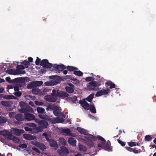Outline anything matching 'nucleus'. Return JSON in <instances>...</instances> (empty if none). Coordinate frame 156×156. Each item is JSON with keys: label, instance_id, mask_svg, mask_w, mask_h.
Masks as SVG:
<instances>
[{"label": "nucleus", "instance_id": "nucleus-37", "mask_svg": "<svg viewBox=\"0 0 156 156\" xmlns=\"http://www.w3.org/2000/svg\"><path fill=\"white\" fill-rule=\"evenodd\" d=\"M6 121L7 119L5 118L0 116V125L6 122Z\"/></svg>", "mask_w": 156, "mask_h": 156}, {"label": "nucleus", "instance_id": "nucleus-41", "mask_svg": "<svg viewBox=\"0 0 156 156\" xmlns=\"http://www.w3.org/2000/svg\"><path fill=\"white\" fill-rule=\"evenodd\" d=\"M60 143L63 145H65L66 144V141L64 138H60L59 139Z\"/></svg>", "mask_w": 156, "mask_h": 156}, {"label": "nucleus", "instance_id": "nucleus-64", "mask_svg": "<svg viewBox=\"0 0 156 156\" xmlns=\"http://www.w3.org/2000/svg\"><path fill=\"white\" fill-rule=\"evenodd\" d=\"M72 80H73L75 82V83L76 84H78L80 83L79 81L76 78H74V77H73Z\"/></svg>", "mask_w": 156, "mask_h": 156}, {"label": "nucleus", "instance_id": "nucleus-51", "mask_svg": "<svg viewBox=\"0 0 156 156\" xmlns=\"http://www.w3.org/2000/svg\"><path fill=\"white\" fill-rule=\"evenodd\" d=\"M16 69H25V67L23 65H18L16 67Z\"/></svg>", "mask_w": 156, "mask_h": 156}, {"label": "nucleus", "instance_id": "nucleus-21", "mask_svg": "<svg viewBox=\"0 0 156 156\" xmlns=\"http://www.w3.org/2000/svg\"><path fill=\"white\" fill-rule=\"evenodd\" d=\"M15 118L16 119L19 121H23L24 119L23 114L21 113H19L16 115Z\"/></svg>", "mask_w": 156, "mask_h": 156}, {"label": "nucleus", "instance_id": "nucleus-26", "mask_svg": "<svg viewBox=\"0 0 156 156\" xmlns=\"http://www.w3.org/2000/svg\"><path fill=\"white\" fill-rule=\"evenodd\" d=\"M3 98L7 99H16V97L12 95H3Z\"/></svg>", "mask_w": 156, "mask_h": 156}, {"label": "nucleus", "instance_id": "nucleus-35", "mask_svg": "<svg viewBox=\"0 0 156 156\" xmlns=\"http://www.w3.org/2000/svg\"><path fill=\"white\" fill-rule=\"evenodd\" d=\"M37 111L38 113L43 114L44 113L45 110L42 108L38 107L37 108Z\"/></svg>", "mask_w": 156, "mask_h": 156}, {"label": "nucleus", "instance_id": "nucleus-30", "mask_svg": "<svg viewBox=\"0 0 156 156\" xmlns=\"http://www.w3.org/2000/svg\"><path fill=\"white\" fill-rule=\"evenodd\" d=\"M89 107L90 108L89 109H90V111L91 112L94 113H96V109L93 105H90Z\"/></svg>", "mask_w": 156, "mask_h": 156}, {"label": "nucleus", "instance_id": "nucleus-43", "mask_svg": "<svg viewBox=\"0 0 156 156\" xmlns=\"http://www.w3.org/2000/svg\"><path fill=\"white\" fill-rule=\"evenodd\" d=\"M13 94L15 96H16V97H20L22 95V92H21L20 91H19L15 92L13 93Z\"/></svg>", "mask_w": 156, "mask_h": 156}, {"label": "nucleus", "instance_id": "nucleus-29", "mask_svg": "<svg viewBox=\"0 0 156 156\" xmlns=\"http://www.w3.org/2000/svg\"><path fill=\"white\" fill-rule=\"evenodd\" d=\"M66 68L70 71H74L78 70V68L73 66H68Z\"/></svg>", "mask_w": 156, "mask_h": 156}, {"label": "nucleus", "instance_id": "nucleus-16", "mask_svg": "<svg viewBox=\"0 0 156 156\" xmlns=\"http://www.w3.org/2000/svg\"><path fill=\"white\" fill-rule=\"evenodd\" d=\"M23 138L28 140H31L34 139L35 136L27 134H24L23 135Z\"/></svg>", "mask_w": 156, "mask_h": 156}, {"label": "nucleus", "instance_id": "nucleus-11", "mask_svg": "<svg viewBox=\"0 0 156 156\" xmlns=\"http://www.w3.org/2000/svg\"><path fill=\"white\" fill-rule=\"evenodd\" d=\"M56 71L59 73L66 68V67L63 64L60 65H55L53 66Z\"/></svg>", "mask_w": 156, "mask_h": 156}, {"label": "nucleus", "instance_id": "nucleus-44", "mask_svg": "<svg viewBox=\"0 0 156 156\" xmlns=\"http://www.w3.org/2000/svg\"><path fill=\"white\" fill-rule=\"evenodd\" d=\"M22 63L25 66H27L26 67L27 68H28V66L30 65V62L26 60H24Z\"/></svg>", "mask_w": 156, "mask_h": 156}, {"label": "nucleus", "instance_id": "nucleus-9", "mask_svg": "<svg viewBox=\"0 0 156 156\" xmlns=\"http://www.w3.org/2000/svg\"><path fill=\"white\" fill-rule=\"evenodd\" d=\"M12 134L11 133L7 130L0 131V134L8 140L10 136H12Z\"/></svg>", "mask_w": 156, "mask_h": 156}, {"label": "nucleus", "instance_id": "nucleus-10", "mask_svg": "<svg viewBox=\"0 0 156 156\" xmlns=\"http://www.w3.org/2000/svg\"><path fill=\"white\" fill-rule=\"evenodd\" d=\"M47 141L49 142L50 146L51 147H54L55 149H57L58 147L57 142L54 140L51 139H49Z\"/></svg>", "mask_w": 156, "mask_h": 156}, {"label": "nucleus", "instance_id": "nucleus-23", "mask_svg": "<svg viewBox=\"0 0 156 156\" xmlns=\"http://www.w3.org/2000/svg\"><path fill=\"white\" fill-rule=\"evenodd\" d=\"M77 130L78 131L80 134H81L87 135V130L81 127H77Z\"/></svg>", "mask_w": 156, "mask_h": 156}, {"label": "nucleus", "instance_id": "nucleus-54", "mask_svg": "<svg viewBox=\"0 0 156 156\" xmlns=\"http://www.w3.org/2000/svg\"><path fill=\"white\" fill-rule=\"evenodd\" d=\"M117 141L122 146H124L125 145V143L124 142H123L121 140H119V139H118L117 140Z\"/></svg>", "mask_w": 156, "mask_h": 156}, {"label": "nucleus", "instance_id": "nucleus-48", "mask_svg": "<svg viewBox=\"0 0 156 156\" xmlns=\"http://www.w3.org/2000/svg\"><path fill=\"white\" fill-rule=\"evenodd\" d=\"M50 109L54 110V109H56L58 110V106H55V105H50Z\"/></svg>", "mask_w": 156, "mask_h": 156}, {"label": "nucleus", "instance_id": "nucleus-38", "mask_svg": "<svg viewBox=\"0 0 156 156\" xmlns=\"http://www.w3.org/2000/svg\"><path fill=\"white\" fill-rule=\"evenodd\" d=\"M36 87L34 82H33L30 83L27 86V88L28 89L34 88Z\"/></svg>", "mask_w": 156, "mask_h": 156}, {"label": "nucleus", "instance_id": "nucleus-56", "mask_svg": "<svg viewBox=\"0 0 156 156\" xmlns=\"http://www.w3.org/2000/svg\"><path fill=\"white\" fill-rule=\"evenodd\" d=\"M26 125L31 127H35L36 126V125L34 123H27L26 124Z\"/></svg>", "mask_w": 156, "mask_h": 156}, {"label": "nucleus", "instance_id": "nucleus-32", "mask_svg": "<svg viewBox=\"0 0 156 156\" xmlns=\"http://www.w3.org/2000/svg\"><path fill=\"white\" fill-rule=\"evenodd\" d=\"M73 73L78 76H82L83 74V73L80 71L76 70L73 72Z\"/></svg>", "mask_w": 156, "mask_h": 156}, {"label": "nucleus", "instance_id": "nucleus-34", "mask_svg": "<svg viewBox=\"0 0 156 156\" xmlns=\"http://www.w3.org/2000/svg\"><path fill=\"white\" fill-rule=\"evenodd\" d=\"M80 150L83 152H86L87 150V148L85 146L80 145L79 146Z\"/></svg>", "mask_w": 156, "mask_h": 156}, {"label": "nucleus", "instance_id": "nucleus-39", "mask_svg": "<svg viewBox=\"0 0 156 156\" xmlns=\"http://www.w3.org/2000/svg\"><path fill=\"white\" fill-rule=\"evenodd\" d=\"M17 75L23 74L26 73L25 70H21L20 69H16Z\"/></svg>", "mask_w": 156, "mask_h": 156}, {"label": "nucleus", "instance_id": "nucleus-46", "mask_svg": "<svg viewBox=\"0 0 156 156\" xmlns=\"http://www.w3.org/2000/svg\"><path fill=\"white\" fill-rule=\"evenodd\" d=\"M62 131L63 133H66L68 135L70 132V129H63L62 130Z\"/></svg>", "mask_w": 156, "mask_h": 156}, {"label": "nucleus", "instance_id": "nucleus-58", "mask_svg": "<svg viewBox=\"0 0 156 156\" xmlns=\"http://www.w3.org/2000/svg\"><path fill=\"white\" fill-rule=\"evenodd\" d=\"M141 151L140 150H139L136 149V148H133V152L135 154H137L140 153Z\"/></svg>", "mask_w": 156, "mask_h": 156}, {"label": "nucleus", "instance_id": "nucleus-57", "mask_svg": "<svg viewBox=\"0 0 156 156\" xmlns=\"http://www.w3.org/2000/svg\"><path fill=\"white\" fill-rule=\"evenodd\" d=\"M34 103L36 105L38 106L42 105L44 104L43 103L37 101H34Z\"/></svg>", "mask_w": 156, "mask_h": 156}, {"label": "nucleus", "instance_id": "nucleus-7", "mask_svg": "<svg viewBox=\"0 0 156 156\" xmlns=\"http://www.w3.org/2000/svg\"><path fill=\"white\" fill-rule=\"evenodd\" d=\"M45 100L51 102H54L56 101L57 98L52 95H47L44 97Z\"/></svg>", "mask_w": 156, "mask_h": 156}, {"label": "nucleus", "instance_id": "nucleus-63", "mask_svg": "<svg viewBox=\"0 0 156 156\" xmlns=\"http://www.w3.org/2000/svg\"><path fill=\"white\" fill-rule=\"evenodd\" d=\"M42 135L45 137V139L47 141L49 140V139L48 137V135L46 133L44 132L42 134Z\"/></svg>", "mask_w": 156, "mask_h": 156}, {"label": "nucleus", "instance_id": "nucleus-59", "mask_svg": "<svg viewBox=\"0 0 156 156\" xmlns=\"http://www.w3.org/2000/svg\"><path fill=\"white\" fill-rule=\"evenodd\" d=\"M19 147L22 148H26L27 147V145L25 144H20L19 146Z\"/></svg>", "mask_w": 156, "mask_h": 156}, {"label": "nucleus", "instance_id": "nucleus-6", "mask_svg": "<svg viewBox=\"0 0 156 156\" xmlns=\"http://www.w3.org/2000/svg\"><path fill=\"white\" fill-rule=\"evenodd\" d=\"M28 112L24 113V119L27 121H32L34 120L35 118L34 115L31 113H29Z\"/></svg>", "mask_w": 156, "mask_h": 156}, {"label": "nucleus", "instance_id": "nucleus-15", "mask_svg": "<svg viewBox=\"0 0 156 156\" xmlns=\"http://www.w3.org/2000/svg\"><path fill=\"white\" fill-rule=\"evenodd\" d=\"M39 126V127L42 128V129L43 130V129L47 128V126H48V124L46 121L41 120Z\"/></svg>", "mask_w": 156, "mask_h": 156}, {"label": "nucleus", "instance_id": "nucleus-20", "mask_svg": "<svg viewBox=\"0 0 156 156\" xmlns=\"http://www.w3.org/2000/svg\"><path fill=\"white\" fill-rule=\"evenodd\" d=\"M76 140L74 138L72 137L69 138L68 140V143L73 146L76 145Z\"/></svg>", "mask_w": 156, "mask_h": 156}, {"label": "nucleus", "instance_id": "nucleus-61", "mask_svg": "<svg viewBox=\"0 0 156 156\" xmlns=\"http://www.w3.org/2000/svg\"><path fill=\"white\" fill-rule=\"evenodd\" d=\"M24 129L26 131H31L32 132V128H29L28 127H25Z\"/></svg>", "mask_w": 156, "mask_h": 156}, {"label": "nucleus", "instance_id": "nucleus-42", "mask_svg": "<svg viewBox=\"0 0 156 156\" xmlns=\"http://www.w3.org/2000/svg\"><path fill=\"white\" fill-rule=\"evenodd\" d=\"M110 145L109 144H106L105 145L103 146L104 148L106 150L109 151L110 149Z\"/></svg>", "mask_w": 156, "mask_h": 156}, {"label": "nucleus", "instance_id": "nucleus-14", "mask_svg": "<svg viewBox=\"0 0 156 156\" xmlns=\"http://www.w3.org/2000/svg\"><path fill=\"white\" fill-rule=\"evenodd\" d=\"M69 94L67 93L62 91H59L57 92L56 97L60 98H66L68 96Z\"/></svg>", "mask_w": 156, "mask_h": 156}, {"label": "nucleus", "instance_id": "nucleus-45", "mask_svg": "<svg viewBox=\"0 0 156 156\" xmlns=\"http://www.w3.org/2000/svg\"><path fill=\"white\" fill-rule=\"evenodd\" d=\"M57 122L58 123H63L64 122L65 119L63 118H61L59 117H57Z\"/></svg>", "mask_w": 156, "mask_h": 156}, {"label": "nucleus", "instance_id": "nucleus-5", "mask_svg": "<svg viewBox=\"0 0 156 156\" xmlns=\"http://www.w3.org/2000/svg\"><path fill=\"white\" fill-rule=\"evenodd\" d=\"M40 65L43 66L44 68H51L52 66V64L49 63L47 59L42 60L41 62Z\"/></svg>", "mask_w": 156, "mask_h": 156}, {"label": "nucleus", "instance_id": "nucleus-24", "mask_svg": "<svg viewBox=\"0 0 156 156\" xmlns=\"http://www.w3.org/2000/svg\"><path fill=\"white\" fill-rule=\"evenodd\" d=\"M37 145V147L39 148L42 151H44L46 148V146L44 144L39 142L38 144Z\"/></svg>", "mask_w": 156, "mask_h": 156}, {"label": "nucleus", "instance_id": "nucleus-19", "mask_svg": "<svg viewBox=\"0 0 156 156\" xmlns=\"http://www.w3.org/2000/svg\"><path fill=\"white\" fill-rule=\"evenodd\" d=\"M42 131V128L40 127H36V126L32 128V133H37Z\"/></svg>", "mask_w": 156, "mask_h": 156}, {"label": "nucleus", "instance_id": "nucleus-62", "mask_svg": "<svg viewBox=\"0 0 156 156\" xmlns=\"http://www.w3.org/2000/svg\"><path fill=\"white\" fill-rule=\"evenodd\" d=\"M73 77L70 76L66 75L64 76V78L65 79H69L72 80Z\"/></svg>", "mask_w": 156, "mask_h": 156}, {"label": "nucleus", "instance_id": "nucleus-2", "mask_svg": "<svg viewBox=\"0 0 156 156\" xmlns=\"http://www.w3.org/2000/svg\"><path fill=\"white\" fill-rule=\"evenodd\" d=\"M51 79H52L51 80L50 83H46V84L48 85H56L58 83H59L61 82V78L59 76H49Z\"/></svg>", "mask_w": 156, "mask_h": 156}, {"label": "nucleus", "instance_id": "nucleus-55", "mask_svg": "<svg viewBox=\"0 0 156 156\" xmlns=\"http://www.w3.org/2000/svg\"><path fill=\"white\" fill-rule=\"evenodd\" d=\"M58 90H56L55 89H53L52 91V93L51 94V95L53 96H55L56 97L57 92H58Z\"/></svg>", "mask_w": 156, "mask_h": 156}, {"label": "nucleus", "instance_id": "nucleus-33", "mask_svg": "<svg viewBox=\"0 0 156 156\" xmlns=\"http://www.w3.org/2000/svg\"><path fill=\"white\" fill-rule=\"evenodd\" d=\"M94 94H91L86 98V100L89 102H91L92 100V99L94 98Z\"/></svg>", "mask_w": 156, "mask_h": 156}, {"label": "nucleus", "instance_id": "nucleus-4", "mask_svg": "<svg viewBox=\"0 0 156 156\" xmlns=\"http://www.w3.org/2000/svg\"><path fill=\"white\" fill-rule=\"evenodd\" d=\"M110 92V90L108 88L106 89H102L101 90L97 92L95 94V96L97 97L101 96L103 95H105L108 94Z\"/></svg>", "mask_w": 156, "mask_h": 156}, {"label": "nucleus", "instance_id": "nucleus-25", "mask_svg": "<svg viewBox=\"0 0 156 156\" xmlns=\"http://www.w3.org/2000/svg\"><path fill=\"white\" fill-rule=\"evenodd\" d=\"M2 105L5 107L9 106L12 104V103L10 101H2L1 102Z\"/></svg>", "mask_w": 156, "mask_h": 156}, {"label": "nucleus", "instance_id": "nucleus-27", "mask_svg": "<svg viewBox=\"0 0 156 156\" xmlns=\"http://www.w3.org/2000/svg\"><path fill=\"white\" fill-rule=\"evenodd\" d=\"M86 143L89 147H93L94 145V143L90 139H88L87 141H86Z\"/></svg>", "mask_w": 156, "mask_h": 156}, {"label": "nucleus", "instance_id": "nucleus-50", "mask_svg": "<svg viewBox=\"0 0 156 156\" xmlns=\"http://www.w3.org/2000/svg\"><path fill=\"white\" fill-rule=\"evenodd\" d=\"M152 139V138L149 135H146L145 136V140H146L149 141H151Z\"/></svg>", "mask_w": 156, "mask_h": 156}, {"label": "nucleus", "instance_id": "nucleus-31", "mask_svg": "<svg viewBox=\"0 0 156 156\" xmlns=\"http://www.w3.org/2000/svg\"><path fill=\"white\" fill-rule=\"evenodd\" d=\"M8 73L10 74L16 75V70L11 69L8 70Z\"/></svg>", "mask_w": 156, "mask_h": 156}, {"label": "nucleus", "instance_id": "nucleus-53", "mask_svg": "<svg viewBox=\"0 0 156 156\" xmlns=\"http://www.w3.org/2000/svg\"><path fill=\"white\" fill-rule=\"evenodd\" d=\"M15 114L16 112H12L9 113V115L10 118H13L14 117H15Z\"/></svg>", "mask_w": 156, "mask_h": 156}, {"label": "nucleus", "instance_id": "nucleus-60", "mask_svg": "<svg viewBox=\"0 0 156 156\" xmlns=\"http://www.w3.org/2000/svg\"><path fill=\"white\" fill-rule=\"evenodd\" d=\"M19 79H17L18 81L21 82H23L25 81V79L26 78L25 77H20L18 78Z\"/></svg>", "mask_w": 156, "mask_h": 156}, {"label": "nucleus", "instance_id": "nucleus-22", "mask_svg": "<svg viewBox=\"0 0 156 156\" xmlns=\"http://www.w3.org/2000/svg\"><path fill=\"white\" fill-rule=\"evenodd\" d=\"M9 140H12L13 141L16 143H19L20 140L19 138L15 137L12 134V136H10Z\"/></svg>", "mask_w": 156, "mask_h": 156}, {"label": "nucleus", "instance_id": "nucleus-49", "mask_svg": "<svg viewBox=\"0 0 156 156\" xmlns=\"http://www.w3.org/2000/svg\"><path fill=\"white\" fill-rule=\"evenodd\" d=\"M69 99L73 102H75L77 101V98L76 96H74L71 97L69 98Z\"/></svg>", "mask_w": 156, "mask_h": 156}, {"label": "nucleus", "instance_id": "nucleus-1", "mask_svg": "<svg viewBox=\"0 0 156 156\" xmlns=\"http://www.w3.org/2000/svg\"><path fill=\"white\" fill-rule=\"evenodd\" d=\"M21 108L19 109L18 111L20 112L25 113L27 112H32L33 108L28 106L27 104L23 101H21L19 103Z\"/></svg>", "mask_w": 156, "mask_h": 156}, {"label": "nucleus", "instance_id": "nucleus-40", "mask_svg": "<svg viewBox=\"0 0 156 156\" xmlns=\"http://www.w3.org/2000/svg\"><path fill=\"white\" fill-rule=\"evenodd\" d=\"M34 83L36 87L40 86L42 85L43 82L42 81H34Z\"/></svg>", "mask_w": 156, "mask_h": 156}, {"label": "nucleus", "instance_id": "nucleus-8", "mask_svg": "<svg viewBox=\"0 0 156 156\" xmlns=\"http://www.w3.org/2000/svg\"><path fill=\"white\" fill-rule=\"evenodd\" d=\"M60 149H58L57 150V152L59 154L62 153L67 154L69 153V151L68 149L65 146H62L60 147Z\"/></svg>", "mask_w": 156, "mask_h": 156}, {"label": "nucleus", "instance_id": "nucleus-28", "mask_svg": "<svg viewBox=\"0 0 156 156\" xmlns=\"http://www.w3.org/2000/svg\"><path fill=\"white\" fill-rule=\"evenodd\" d=\"M54 114L56 116H61L62 115V112L58 110H54L53 111Z\"/></svg>", "mask_w": 156, "mask_h": 156}, {"label": "nucleus", "instance_id": "nucleus-36", "mask_svg": "<svg viewBox=\"0 0 156 156\" xmlns=\"http://www.w3.org/2000/svg\"><path fill=\"white\" fill-rule=\"evenodd\" d=\"M40 90V89L35 88L32 89V92L33 94H37L39 93Z\"/></svg>", "mask_w": 156, "mask_h": 156}, {"label": "nucleus", "instance_id": "nucleus-13", "mask_svg": "<svg viewBox=\"0 0 156 156\" xmlns=\"http://www.w3.org/2000/svg\"><path fill=\"white\" fill-rule=\"evenodd\" d=\"M79 103L85 109L88 110L89 109L90 105L88 103L85 101H79Z\"/></svg>", "mask_w": 156, "mask_h": 156}, {"label": "nucleus", "instance_id": "nucleus-52", "mask_svg": "<svg viewBox=\"0 0 156 156\" xmlns=\"http://www.w3.org/2000/svg\"><path fill=\"white\" fill-rule=\"evenodd\" d=\"M41 62V59L38 57H37V59L35 62V64L37 65H38L40 64Z\"/></svg>", "mask_w": 156, "mask_h": 156}, {"label": "nucleus", "instance_id": "nucleus-18", "mask_svg": "<svg viewBox=\"0 0 156 156\" xmlns=\"http://www.w3.org/2000/svg\"><path fill=\"white\" fill-rule=\"evenodd\" d=\"M97 139L101 141L102 143V144H106L105 140L103 137L100 136H98L97 137L94 136V137L93 138L92 140L94 141H96Z\"/></svg>", "mask_w": 156, "mask_h": 156}, {"label": "nucleus", "instance_id": "nucleus-12", "mask_svg": "<svg viewBox=\"0 0 156 156\" xmlns=\"http://www.w3.org/2000/svg\"><path fill=\"white\" fill-rule=\"evenodd\" d=\"M69 86L66 87V91L69 93H73L74 91V86L72 83H70L68 84Z\"/></svg>", "mask_w": 156, "mask_h": 156}, {"label": "nucleus", "instance_id": "nucleus-3", "mask_svg": "<svg viewBox=\"0 0 156 156\" xmlns=\"http://www.w3.org/2000/svg\"><path fill=\"white\" fill-rule=\"evenodd\" d=\"M101 85V84L98 82L96 81H91L87 85V87L89 89L94 90H97L100 89L98 88L97 89H95V88L99 87Z\"/></svg>", "mask_w": 156, "mask_h": 156}, {"label": "nucleus", "instance_id": "nucleus-17", "mask_svg": "<svg viewBox=\"0 0 156 156\" xmlns=\"http://www.w3.org/2000/svg\"><path fill=\"white\" fill-rule=\"evenodd\" d=\"M13 132L14 134L16 136H20L21 134L23 133V130L21 129H19L17 128H13Z\"/></svg>", "mask_w": 156, "mask_h": 156}, {"label": "nucleus", "instance_id": "nucleus-47", "mask_svg": "<svg viewBox=\"0 0 156 156\" xmlns=\"http://www.w3.org/2000/svg\"><path fill=\"white\" fill-rule=\"evenodd\" d=\"M129 146L130 147L135 146H136V143L135 142H130L128 143Z\"/></svg>", "mask_w": 156, "mask_h": 156}]
</instances>
